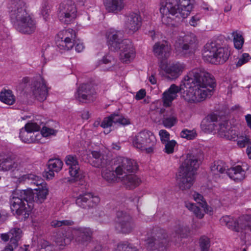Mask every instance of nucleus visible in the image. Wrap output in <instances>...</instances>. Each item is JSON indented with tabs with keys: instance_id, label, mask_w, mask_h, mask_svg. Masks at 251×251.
I'll use <instances>...</instances> for the list:
<instances>
[{
	"instance_id": "1",
	"label": "nucleus",
	"mask_w": 251,
	"mask_h": 251,
	"mask_svg": "<svg viewBox=\"0 0 251 251\" xmlns=\"http://www.w3.org/2000/svg\"><path fill=\"white\" fill-rule=\"evenodd\" d=\"M215 86V83L212 75L203 68H194L187 73L183 84L180 87L172 84L168 90L164 92L163 105L170 106L179 91L182 93L183 99L188 102L202 101L212 95V90Z\"/></svg>"
},
{
	"instance_id": "2",
	"label": "nucleus",
	"mask_w": 251,
	"mask_h": 251,
	"mask_svg": "<svg viewBox=\"0 0 251 251\" xmlns=\"http://www.w3.org/2000/svg\"><path fill=\"white\" fill-rule=\"evenodd\" d=\"M42 184L43 183L40 185L41 187L35 189L34 191L31 189L16 191L13 194L10 200L11 210L15 211L17 214H21L27 210L26 204L30 209L34 206L33 202L38 204L43 202L49 194V190Z\"/></svg>"
},
{
	"instance_id": "3",
	"label": "nucleus",
	"mask_w": 251,
	"mask_h": 251,
	"mask_svg": "<svg viewBox=\"0 0 251 251\" xmlns=\"http://www.w3.org/2000/svg\"><path fill=\"white\" fill-rule=\"evenodd\" d=\"M189 228L181 224L176 225L173 232L169 237L165 229L158 227H154L151 232V237L146 240V246L150 251H164L170 241L177 236L184 237L189 232Z\"/></svg>"
},
{
	"instance_id": "4",
	"label": "nucleus",
	"mask_w": 251,
	"mask_h": 251,
	"mask_svg": "<svg viewBox=\"0 0 251 251\" xmlns=\"http://www.w3.org/2000/svg\"><path fill=\"white\" fill-rule=\"evenodd\" d=\"M10 17L16 29L20 33L31 35L37 29L35 20L26 12L25 3L19 0L10 12Z\"/></svg>"
},
{
	"instance_id": "5",
	"label": "nucleus",
	"mask_w": 251,
	"mask_h": 251,
	"mask_svg": "<svg viewBox=\"0 0 251 251\" xmlns=\"http://www.w3.org/2000/svg\"><path fill=\"white\" fill-rule=\"evenodd\" d=\"M194 7V3L186 2V3L179 4L178 0H165L160 3V12L161 14L162 23L166 25H175L173 18L170 16L176 17L187 18Z\"/></svg>"
},
{
	"instance_id": "6",
	"label": "nucleus",
	"mask_w": 251,
	"mask_h": 251,
	"mask_svg": "<svg viewBox=\"0 0 251 251\" xmlns=\"http://www.w3.org/2000/svg\"><path fill=\"white\" fill-rule=\"evenodd\" d=\"M200 160L197 156L188 154L180 166L177 175V183L179 188L184 190L190 189L194 181L195 172L199 168Z\"/></svg>"
},
{
	"instance_id": "7",
	"label": "nucleus",
	"mask_w": 251,
	"mask_h": 251,
	"mask_svg": "<svg viewBox=\"0 0 251 251\" xmlns=\"http://www.w3.org/2000/svg\"><path fill=\"white\" fill-rule=\"evenodd\" d=\"M229 50L226 48L220 47L215 42L207 43L203 50L204 59L213 64L225 63L230 56Z\"/></svg>"
},
{
	"instance_id": "8",
	"label": "nucleus",
	"mask_w": 251,
	"mask_h": 251,
	"mask_svg": "<svg viewBox=\"0 0 251 251\" xmlns=\"http://www.w3.org/2000/svg\"><path fill=\"white\" fill-rule=\"evenodd\" d=\"M156 143V140L153 133L147 130L138 132L132 140L135 148L148 153L153 152Z\"/></svg>"
},
{
	"instance_id": "9",
	"label": "nucleus",
	"mask_w": 251,
	"mask_h": 251,
	"mask_svg": "<svg viewBox=\"0 0 251 251\" xmlns=\"http://www.w3.org/2000/svg\"><path fill=\"white\" fill-rule=\"evenodd\" d=\"M222 225L236 232H251V215H243L236 220L228 216H223L220 220Z\"/></svg>"
},
{
	"instance_id": "10",
	"label": "nucleus",
	"mask_w": 251,
	"mask_h": 251,
	"mask_svg": "<svg viewBox=\"0 0 251 251\" xmlns=\"http://www.w3.org/2000/svg\"><path fill=\"white\" fill-rule=\"evenodd\" d=\"M198 41L193 33L186 35L179 39L175 44L176 52L180 55L193 53L197 48Z\"/></svg>"
},
{
	"instance_id": "11",
	"label": "nucleus",
	"mask_w": 251,
	"mask_h": 251,
	"mask_svg": "<svg viewBox=\"0 0 251 251\" xmlns=\"http://www.w3.org/2000/svg\"><path fill=\"white\" fill-rule=\"evenodd\" d=\"M75 38L76 33L74 30L71 28L63 29L57 34L56 44L60 50H69L74 46Z\"/></svg>"
},
{
	"instance_id": "12",
	"label": "nucleus",
	"mask_w": 251,
	"mask_h": 251,
	"mask_svg": "<svg viewBox=\"0 0 251 251\" xmlns=\"http://www.w3.org/2000/svg\"><path fill=\"white\" fill-rule=\"evenodd\" d=\"M76 12V8L74 2L67 1L60 4L58 16L61 22L68 24L75 19Z\"/></svg>"
},
{
	"instance_id": "13",
	"label": "nucleus",
	"mask_w": 251,
	"mask_h": 251,
	"mask_svg": "<svg viewBox=\"0 0 251 251\" xmlns=\"http://www.w3.org/2000/svg\"><path fill=\"white\" fill-rule=\"evenodd\" d=\"M75 97L79 102L90 103L96 100L97 94L91 84L85 83L81 84L78 87Z\"/></svg>"
},
{
	"instance_id": "14",
	"label": "nucleus",
	"mask_w": 251,
	"mask_h": 251,
	"mask_svg": "<svg viewBox=\"0 0 251 251\" xmlns=\"http://www.w3.org/2000/svg\"><path fill=\"white\" fill-rule=\"evenodd\" d=\"M40 126L35 123H28L24 128H22L20 132V138L23 142L30 144L38 142L40 134H35V132L38 131Z\"/></svg>"
},
{
	"instance_id": "15",
	"label": "nucleus",
	"mask_w": 251,
	"mask_h": 251,
	"mask_svg": "<svg viewBox=\"0 0 251 251\" xmlns=\"http://www.w3.org/2000/svg\"><path fill=\"white\" fill-rule=\"evenodd\" d=\"M124 31L114 28L108 29L106 33V37L109 48L113 51L119 50L124 45L126 39H124Z\"/></svg>"
},
{
	"instance_id": "16",
	"label": "nucleus",
	"mask_w": 251,
	"mask_h": 251,
	"mask_svg": "<svg viewBox=\"0 0 251 251\" xmlns=\"http://www.w3.org/2000/svg\"><path fill=\"white\" fill-rule=\"evenodd\" d=\"M118 166L115 169L117 176H124L134 173L138 169L136 162L130 159L120 157L118 158Z\"/></svg>"
},
{
	"instance_id": "17",
	"label": "nucleus",
	"mask_w": 251,
	"mask_h": 251,
	"mask_svg": "<svg viewBox=\"0 0 251 251\" xmlns=\"http://www.w3.org/2000/svg\"><path fill=\"white\" fill-rule=\"evenodd\" d=\"M116 223L118 227L124 233L130 232L135 227L131 216L125 212L119 211L116 213Z\"/></svg>"
},
{
	"instance_id": "18",
	"label": "nucleus",
	"mask_w": 251,
	"mask_h": 251,
	"mask_svg": "<svg viewBox=\"0 0 251 251\" xmlns=\"http://www.w3.org/2000/svg\"><path fill=\"white\" fill-rule=\"evenodd\" d=\"M0 166L4 171L12 170L25 171L26 169V163L22 159H15L10 156L3 157L0 159Z\"/></svg>"
},
{
	"instance_id": "19",
	"label": "nucleus",
	"mask_w": 251,
	"mask_h": 251,
	"mask_svg": "<svg viewBox=\"0 0 251 251\" xmlns=\"http://www.w3.org/2000/svg\"><path fill=\"white\" fill-rule=\"evenodd\" d=\"M93 231L89 227H80L73 229L71 234L79 244L87 245L91 242Z\"/></svg>"
},
{
	"instance_id": "20",
	"label": "nucleus",
	"mask_w": 251,
	"mask_h": 251,
	"mask_svg": "<svg viewBox=\"0 0 251 251\" xmlns=\"http://www.w3.org/2000/svg\"><path fill=\"white\" fill-rule=\"evenodd\" d=\"M100 201L99 197L91 193L80 194L75 199L76 204L83 208L96 206Z\"/></svg>"
},
{
	"instance_id": "21",
	"label": "nucleus",
	"mask_w": 251,
	"mask_h": 251,
	"mask_svg": "<svg viewBox=\"0 0 251 251\" xmlns=\"http://www.w3.org/2000/svg\"><path fill=\"white\" fill-rule=\"evenodd\" d=\"M65 163L69 167V172L71 177L75 181L80 180L82 177V175L79 169L77 158L75 155H68L66 156Z\"/></svg>"
},
{
	"instance_id": "22",
	"label": "nucleus",
	"mask_w": 251,
	"mask_h": 251,
	"mask_svg": "<svg viewBox=\"0 0 251 251\" xmlns=\"http://www.w3.org/2000/svg\"><path fill=\"white\" fill-rule=\"evenodd\" d=\"M153 52L158 59H167L171 55V47L169 43L166 41L158 42L153 46Z\"/></svg>"
},
{
	"instance_id": "23",
	"label": "nucleus",
	"mask_w": 251,
	"mask_h": 251,
	"mask_svg": "<svg viewBox=\"0 0 251 251\" xmlns=\"http://www.w3.org/2000/svg\"><path fill=\"white\" fill-rule=\"evenodd\" d=\"M32 90L34 97L40 101L45 100L48 96V89L45 80L40 78L32 84Z\"/></svg>"
},
{
	"instance_id": "24",
	"label": "nucleus",
	"mask_w": 251,
	"mask_h": 251,
	"mask_svg": "<svg viewBox=\"0 0 251 251\" xmlns=\"http://www.w3.org/2000/svg\"><path fill=\"white\" fill-rule=\"evenodd\" d=\"M119 50L121 51L120 55V59L124 63L130 62L135 57V49L129 40H126Z\"/></svg>"
},
{
	"instance_id": "25",
	"label": "nucleus",
	"mask_w": 251,
	"mask_h": 251,
	"mask_svg": "<svg viewBox=\"0 0 251 251\" xmlns=\"http://www.w3.org/2000/svg\"><path fill=\"white\" fill-rule=\"evenodd\" d=\"M112 123L120 124L125 126L130 124L129 119L121 114L114 113L110 116L105 118L101 123V126L104 128L111 126Z\"/></svg>"
},
{
	"instance_id": "26",
	"label": "nucleus",
	"mask_w": 251,
	"mask_h": 251,
	"mask_svg": "<svg viewBox=\"0 0 251 251\" xmlns=\"http://www.w3.org/2000/svg\"><path fill=\"white\" fill-rule=\"evenodd\" d=\"M160 67L164 70L167 77L170 79H175L182 74L185 68V65L184 63L176 62L170 64L165 68H163L162 66Z\"/></svg>"
},
{
	"instance_id": "27",
	"label": "nucleus",
	"mask_w": 251,
	"mask_h": 251,
	"mask_svg": "<svg viewBox=\"0 0 251 251\" xmlns=\"http://www.w3.org/2000/svg\"><path fill=\"white\" fill-rule=\"evenodd\" d=\"M141 24L140 16L137 13H132L126 16L125 26L126 29L128 30L129 33H133L139 29Z\"/></svg>"
},
{
	"instance_id": "28",
	"label": "nucleus",
	"mask_w": 251,
	"mask_h": 251,
	"mask_svg": "<svg viewBox=\"0 0 251 251\" xmlns=\"http://www.w3.org/2000/svg\"><path fill=\"white\" fill-rule=\"evenodd\" d=\"M231 128L230 124L227 121H224L219 125L218 134L222 138L229 140H234L237 135L235 131Z\"/></svg>"
},
{
	"instance_id": "29",
	"label": "nucleus",
	"mask_w": 251,
	"mask_h": 251,
	"mask_svg": "<svg viewBox=\"0 0 251 251\" xmlns=\"http://www.w3.org/2000/svg\"><path fill=\"white\" fill-rule=\"evenodd\" d=\"M218 120V116L215 114L208 115L201 121V126L203 131L205 132H211L215 130L216 123Z\"/></svg>"
},
{
	"instance_id": "30",
	"label": "nucleus",
	"mask_w": 251,
	"mask_h": 251,
	"mask_svg": "<svg viewBox=\"0 0 251 251\" xmlns=\"http://www.w3.org/2000/svg\"><path fill=\"white\" fill-rule=\"evenodd\" d=\"M48 171H47L44 176L48 179L53 178L54 172H58L61 170L63 166L62 161L58 158L50 159L48 161Z\"/></svg>"
},
{
	"instance_id": "31",
	"label": "nucleus",
	"mask_w": 251,
	"mask_h": 251,
	"mask_svg": "<svg viewBox=\"0 0 251 251\" xmlns=\"http://www.w3.org/2000/svg\"><path fill=\"white\" fill-rule=\"evenodd\" d=\"M105 6L109 12L117 13L123 9L125 3L124 0H106Z\"/></svg>"
},
{
	"instance_id": "32",
	"label": "nucleus",
	"mask_w": 251,
	"mask_h": 251,
	"mask_svg": "<svg viewBox=\"0 0 251 251\" xmlns=\"http://www.w3.org/2000/svg\"><path fill=\"white\" fill-rule=\"evenodd\" d=\"M226 173L228 176L235 181L243 180L245 177V171L240 166L227 168Z\"/></svg>"
},
{
	"instance_id": "33",
	"label": "nucleus",
	"mask_w": 251,
	"mask_h": 251,
	"mask_svg": "<svg viewBox=\"0 0 251 251\" xmlns=\"http://www.w3.org/2000/svg\"><path fill=\"white\" fill-rule=\"evenodd\" d=\"M121 181L126 186V188L132 189L137 187L140 183V179L132 174L126 175L121 176Z\"/></svg>"
},
{
	"instance_id": "34",
	"label": "nucleus",
	"mask_w": 251,
	"mask_h": 251,
	"mask_svg": "<svg viewBox=\"0 0 251 251\" xmlns=\"http://www.w3.org/2000/svg\"><path fill=\"white\" fill-rule=\"evenodd\" d=\"M26 181L36 186L41 185L44 182V180L41 177L31 174L23 175L19 177L17 180L19 183H23Z\"/></svg>"
},
{
	"instance_id": "35",
	"label": "nucleus",
	"mask_w": 251,
	"mask_h": 251,
	"mask_svg": "<svg viewBox=\"0 0 251 251\" xmlns=\"http://www.w3.org/2000/svg\"><path fill=\"white\" fill-rule=\"evenodd\" d=\"M92 159L91 163L95 167L103 168L106 164V160L104 158L103 155L97 151H92Z\"/></svg>"
},
{
	"instance_id": "36",
	"label": "nucleus",
	"mask_w": 251,
	"mask_h": 251,
	"mask_svg": "<svg viewBox=\"0 0 251 251\" xmlns=\"http://www.w3.org/2000/svg\"><path fill=\"white\" fill-rule=\"evenodd\" d=\"M73 239L71 233L68 232L65 235L62 233H58L55 237V242L59 246H65L69 244Z\"/></svg>"
},
{
	"instance_id": "37",
	"label": "nucleus",
	"mask_w": 251,
	"mask_h": 251,
	"mask_svg": "<svg viewBox=\"0 0 251 251\" xmlns=\"http://www.w3.org/2000/svg\"><path fill=\"white\" fill-rule=\"evenodd\" d=\"M0 100L6 104L12 105L15 101V98L11 90H4L0 93Z\"/></svg>"
},
{
	"instance_id": "38",
	"label": "nucleus",
	"mask_w": 251,
	"mask_h": 251,
	"mask_svg": "<svg viewBox=\"0 0 251 251\" xmlns=\"http://www.w3.org/2000/svg\"><path fill=\"white\" fill-rule=\"evenodd\" d=\"M227 170L226 164L221 160L215 161L211 166V171L214 175L223 174Z\"/></svg>"
},
{
	"instance_id": "39",
	"label": "nucleus",
	"mask_w": 251,
	"mask_h": 251,
	"mask_svg": "<svg viewBox=\"0 0 251 251\" xmlns=\"http://www.w3.org/2000/svg\"><path fill=\"white\" fill-rule=\"evenodd\" d=\"M101 175L103 178L110 183L117 181L118 179H121V177L115 174L113 171L108 169L103 170Z\"/></svg>"
},
{
	"instance_id": "40",
	"label": "nucleus",
	"mask_w": 251,
	"mask_h": 251,
	"mask_svg": "<svg viewBox=\"0 0 251 251\" xmlns=\"http://www.w3.org/2000/svg\"><path fill=\"white\" fill-rule=\"evenodd\" d=\"M10 235L11 240L10 242L13 244L15 247H18V242L21 239L22 235V231L19 228H14L10 230Z\"/></svg>"
},
{
	"instance_id": "41",
	"label": "nucleus",
	"mask_w": 251,
	"mask_h": 251,
	"mask_svg": "<svg viewBox=\"0 0 251 251\" xmlns=\"http://www.w3.org/2000/svg\"><path fill=\"white\" fill-rule=\"evenodd\" d=\"M192 196L194 200L198 203H199L200 206L202 208H203L205 213H208V212L211 211V207H209L208 206L205 201L203 200V196L201 194L197 193L196 192H194L192 194Z\"/></svg>"
},
{
	"instance_id": "42",
	"label": "nucleus",
	"mask_w": 251,
	"mask_h": 251,
	"mask_svg": "<svg viewBox=\"0 0 251 251\" xmlns=\"http://www.w3.org/2000/svg\"><path fill=\"white\" fill-rule=\"evenodd\" d=\"M234 47L238 50L241 49L244 43V39L240 31H235L232 33Z\"/></svg>"
},
{
	"instance_id": "43",
	"label": "nucleus",
	"mask_w": 251,
	"mask_h": 251,
	"mask_svg": "<svg viewBox=\"0 0 251 251\" xmlns=\"http://www.w3.org/2000/svg\"><path fill=\"white\" fill-rule=\"evenodd\" d=\"M185 205L189 210L193 211V213L197 218L199 219H202L203 218L204 215V212H205L203 208L201 209L200 207L192 203H186Z\"/></svg>"
},
{
	"instance_id": "44",
	"label": "nucleus",
	"mask_w": 251,
	"mask_h": 251,
	"mask_svg": "<svg viewBox=\"0 0 251 251\" xmlns=\"http://www.w3.org/2000/svg\"><path fill=\"white\" fill-rule=\"evenodd\" d=\"M116 251H138L137 249L132 247L127 242H122L119 243L117 247Z\"/></svg>"
},
{
	"instance_id": "45",
	"label": "nucleus",
	"mask_w": 251,
	"mask_h": 251,
	"mask_svg": "<svg viewBox=\"0 0 251 251\" xmlns=\"http://www.w3.org/2000/svg\"><path fill=\"white\" fill-rule=\"evenodd\" d=\"M180 135L182 138H186L187 140H193L196 138L197 133L196 130L194 129L188 130L184 129L181 131Z\"/></svg>"
},
{
	"instance_id": "46",
	"label": "nucleus",
	"mask_w": 251,
	"mask_h": 251,
	"mask_svg": "<svg viewBox=\"0 0 251 251\" xmlns=\"http://www.w3.org/2000/svg\"><path fill=\"white\" fill-rule=\"evenodd\" d=\"M176 142L172 140L165 143H163L165 147L163 150L167 154H172L174 152L175 148L176 145Z\"/></svg>"
},
{
	"instance_id": "47",
	"label": "nucleus",
	"mask_w": 251,
	"mask_h": 251,
	"mask_svg": "<svg viewBox=\"0 0 251 251\" xmlns=\"http://www.w3.org/2000/svg\"><path fill=\"white\" fill-rule=\"evenodd\" d=\"M177 118L175 116L164 118L163 119L162 123L163 126L167 128H171L177 122Z\"/></svg>"
},
{
	"instance_id": "48",
	"label": "nucleus",
	"mask_w": 251,
	"mask_h": 251,
	"mask_svg": "<svg viewBox=\"0 0 251 251\" xmlns=\"http://www.w3.org/2000/svg\"><path fill=\"white\" fill-rule=\"evenodd\" d=\"M74 224V222L71 220H53L50 223V226L54 228L61 227L64 226H72Z\"/></svg>"
},
{
	"instance_id": "49",
	"label": "nucleus",
	"mask_w": 251,
	"mask_h": 251,
	"mask_svg": "<svg viewBox=\"0 0 251 251\" xmlns=\"http://www.w3.org/2000/svg\"><path fill=\"white\" fill-rule=\"evenodd\" d=\"M251 59V57L249 54L247 53H244L239 57L238 60L236 63V66L237 67H240L244 64L247 63Z\"/></svg>"
},
{
	"instance_id": "50",
	"label": "nucleus",
	"mask_w": 251,
	"mask_h": 251,
	"mask_svg": "<svg viewBox=\"0 0 251 251\" xmlns=\"http://www.w3.org/2000/svg\"><path fill=\"white\" fill-rule=\"evenodd\" d=\"M200 247L201 251H208L210 247L209 240L205 237L200 239Z\"/></svg>"
},
{
	"instance_id": "51",
	"label": "nucleus",
	"mask_w": 251,
	"mask_h": 251,
	"mask_svg": "<svg viewBox=\"0 0 251 251\" xmlns=\"http://www.w3.org/2000/svg\"><path fill=\"white\" fill-rule=\"evenodd\" d=\"M57 130L47 126H44L41 130V134L44 137H48L50 135H55L57 133Z\"/></svg>"
},
{
	"instance_id": "52",
	"label": "nucleus",
	"mask_w": 251,
	"mask_h": 251,
	"mask_svg": "<svg viewBox=\"0 0 251 251\" xmlns=\"http://www.w3.org/2000/svg\"><path fill=\"white\" fill-rule=\"evenodd\" d=\"M160 137V140L162 144L169 142L170 140V134L165 130H160L159 132Z\"/></svg>"
},
{
	"instance_id": "53",
	"label": "nucleus",
	"mask_w": 251,
	"mask_h": 251,
	"mask_svg": "<svg viewBox=\"0 0 251 251\" xmlns=\"http://www.w3.org/2000/svg\"><path fill=\"white\" fill-rule=\"evenodd\" d=\"M201 19V15L200 14H197L191 18L189 21V24L192 26H196L198 25Z\"/></svg>"
},
{
	"instance_id": "54",
	"label": "nucleus",
	"mask_w": 251,
	"mask_h": 251,
	"mask_svg": "<svg viewBox=\"0 0 251 251\" xmlns=\"http://www.w3.org/2000/svg\"><path fill=\"white\" fill-rule=\"evenodd\" d=\"M250 144V140L247 137H242L239 139L237 144L238 145L241 147L243 148L246 146L249 145Z\"/></svg>"
},
{
	"instance_id": "55",
	"label": "nucleus",
	"mask_w": 251,
	"mask_h": 251,
	"mask_svg": "<svg viewBox=\"0 0 251 251\" xmlns=\"http://www.w3.org/2000/svg\"><path fill=\"white\" fill-rule=\"evenodd\" d=\"M49 12H50L49 5L47 3H44V4L43 5L42 7L41 13L45 19L49 15Z\"/></svg>"
},
{
	"instance_id": "56",
	"label": "nucleus",
	"mask_w": 251,
	"mask_h": 251,
	"mask_svg": "<svg viewBox=\"0 0 251 251\" xmlns=\"http://www.w3.org/2000/svg\"><path fill=\"white\" fill-rule=\"evenodd\" d=\"M146 96V91L144 89H141L139 91L135 96V99L137 100H140L144 98Z\"/></svg>"
},
{
	"instance_id": "57",
	"label": "nucleus",
	"mask_w": 251,
	"mask_h": 251,
	"mask_svg": "<svg viewBox=\"0 0 251 251\" xmlns=\"http://www.w3.org/2000/svg\"><path fill=\"white\" fill-rule=\"evenodd\" d=\"M8 217L7 213L4 210L0 211V222H3L5 221Z\"/></svg>"
},
{
	"instance_id": "58",
	"label": "nucleus",
	"mask_w": 251,
	"mask_h": 251,
	"mask_svg": "<svg viewBox=\"0 0 251 251\" xmlns=\"http://www.w3.org/2000/svg\"><path fill=\"white\" fill-rule=\"evenodd\" d=\"M93 251H108L105 247H102L100 244L97 245Z\"/></svg>"
},
{
	"instance_id": "59",
	"label": "nucleus",
	"mask_w": 251,
	"mask_h": 251,
	"mask_svg": "<svg viewBox=\"0 0 251 251\" xmlns=\"http://www.w3.org/2000/svg\"><path fill=\"white\" fill-rule=\"evenodd\" d=\"M75 48L76 51L80 52L83 50L84 45L82 43H78L76 45Z\"/></svg>"
},
{
	"instance_id": "60",
	"label": "nucleus",
	"mask_w": 251,
	"mask_h": 251,
	"mask_svg": "<svg viewBox=\"0 0 251 251\" xmlns=\"http://www.w3.org/2000/svg\"><path fill=\"white\" fill-rule=\"evenodd\" d=\"M1 238L4 241H7L9 238L11 239V236L10 235V232L7 234H6V233L1 234Z\"/></svg>"
},
{
	"instance_id": "61",
	"label": "nucleus",
	"mask_w": 251,
	"mask_h": 251,
	"mask_svg": "<svg viewBox=\"0 0 251 251\" xmlns=\"http://www.w3.org/2000/svg\"><path fill=\"white\" fill-rule=\"evenodd\" d=\"M245 119L247 125L251 129V115L248 114L245 116Z\"/></svg>"
},
{
	"instance_id": "62",
	"label": "nucleus",
	"mask_w": 251,
	"mask_h": 251,
	"mask_svg": "<svg viewBox=\"0 0 251 251\" xmlns=\"http://www.w3.org/2000/svg\"><path fill=\"white\" fill-rule=\"evenodd\" d=\"M16 248V247H15L13 244H11L10 242V244L5 248L4 251H13Z\"/></svg>"
},
{
	"instance_id": "63",
	"label": "nucleus",
	"mask_w": 251,
	"mask_h": 251,
	"mask_svg": "<svg viewBox=\"0 0 251 251\" xmlns=\"http://www.w3.org/2000/svg\"><path fill=\"white\" fill-rule=\"evenodd\" d=\"M150 82L152 84H155L156 83V79L155 78L154 75H151L149 79Z\"/></svg>"
},
{
	"instance_id": "64",
	"label": "nucleus",
	"mask_w": 251,
	"mask_h": 251,
	"mask_svg": "<svg viewBox=\"0 0 251 251\" xmlns=\"http://www.w3.org/2000/svg\"><path fill=\"white\" fill-rule=\"evenodd\" d=\"M246 152L249 157L251 159V147H248L247 148Z\"/></svg>"
}]
</instances>
